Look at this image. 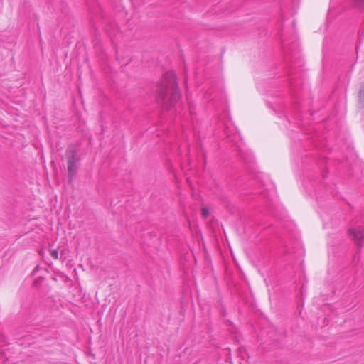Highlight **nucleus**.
<instances>
[{
    "label": "nucleus",
    "instance_id": "nucleus-1",
    "mask_svg": "<svg viewBox=\"0 0 364 364\" xmlns=\"http://www.w3.org/2000/svg\"><path fill=\"white\" fill-rule=\"evenodd\" d=\"M156 102L161 109L169 110L181 97V92L173 71L166 72L156 88Z\"/></svg>",
    "mask_w": 364,
    "mask_h": 364
},
{
    "label": "nucleus",
    "instance_id": "nucleus-2",
    "mask_svg": "<svg viewBox=\"0 0 364 364\" xmlns=\"http://www.w3.org/2000/svg\"><path fill=\"white\" fill-rule=\"evenodd\" d=\"M348 234L360 251L364 245V227L350 229Z\"/></svg>",
    "mask_w": 364,
    "mask_h": 364
},
{
    "label": "nucleus",
    "instance_id": "nucleus-3",
    "mask_svg": "<svg viewBox=\"0 0 364 364\" xmlns=\"http://www.w3.org/2000/svg\"><path fill=\"white\" fill-rule=\"evenodd\" d=\"M78 152L77 147L74 144H70L68 146L65 151V156L68 164H77L79 159L77 157Z\"/></svg>",
    "mask_w": 364,
    "mask_h": 364
},
{
    "label": "nucleus",
    "instance_id": "nucleus-4",
    "mask_svg": "<svg viewBox=\"0 0 364 364\" xmlns=\"http://www.w3.org/2000/svg\"><path fill=\"white\" fill-rule=\"evenodd\" d=\"M77 171V164H68V177L69 183H72Z\"/></svg>",
    "mask_w": 364,
    "mask_h": 364
},
{
    "label": "nucleus",
    "instance_id": "nucleus-5",
    "mask_svg": "<svg viewBox=\"0 0 364 364\" xmlns=\"http://www.w3.org/2000/svg\"><path fill=\"white\" fill-rule=\"evenodd\" d=\"M354 4L359 9L364 8V0H354Z\"/></svg>",
    "mask_w": 364,
    "mask_h": 364
},
{
    "label": "nucleus",
    "instance_id": "nucleus-6",
    "mask_svg": "<svg viewBox=\"0 0 364 364\" xmlns=\"http://www.w3.org/2000/svg\"><path fill=\"white\" fill-rule=\"evenodd\" d=\"M201 214L204 218H206L209 215V210L206 208H203L201 209Z\"/></svg>",
    "mask_w": 364,
    "mask_h": 364
},
{
    "label": "nucleus",
    "instance_id": "nucleus-7",
    "mask_svg": "<svg viewBox=\"0 0 364 364\" xmlns=\"http://www.w3.org/2000/svg\"><path fill=\"white\" fill-rule=\"evenodd\" d=\"M50 255L53 259H57L58 258V251L57 250H51Z\"/></svg>",
    "mask_w": 364,
    "mask_h": 364
},
{
    "label": "nucleus",
    "instance_id": "nucleus-8",
    "mask_svg": "<svg viewBox=\"0 0 364 364\" xmlns=\"http://www.w3.org/2000/svg\"><path fill=\"white\" fill-rule=\"evenodd\" d=\"M33 284H34L35 286H37V284H38V279H36V280H35V281H34Z\"/></svg>",
    "mask_w": 364,
    "mask_h": 364
},
{
    "label": "nucleus",
    "instance_id": "nucleus-9",
    "mask_svg": "<svg viewBox=\"0 0 364 364\" xmlns=\"http://www.w3.org/2000/svg\"><path fill=\"white\" fill-rule=\"evenodd\" d=\"M92 0H86L87 4H91Z\"/></svg>",
    "mask_w": 364,
    "mask_h": 364
},
{
    "label": "nucleus",
    "instance_id": "nucleus-10",
    "mask_svg": "<svg viewBox=\"0 0 364 364\" xmlns=\"http://www.w3.org/2000/svg\"><path fill=\"white\" fill-rule=\"evenodd\" d=\"M43 279V277H39V279H38V282H40V280H42Z\"/></svg>",
    "mask_w": 364,
    "mask_h": 364
}]
</instances>
